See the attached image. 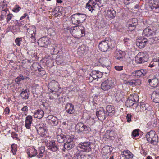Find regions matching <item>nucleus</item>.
Here are the masks:
<instances>
[{"label":"nucleus","mask_w":159,"mask_h":159,"mask_svg":"<svg viewBox=\"0 0 159 159\" xmlns=\"http://www.w3.org/2000/svg\"><path fill=\"white\" fill-rule=\"evenodd\" d=\"M156 34V30L152 27H148L145 29L143 32V35L147 37L153 36Z\"/></svg>","instance_id":"14"},{"label":"nucleus","mask_w":159,"mask_h":159,"mask_svg":"<svg viewBox=\"0 0 159 159\" xmlns=\"http://www.w3.org/2000/svg\"><path fill=\"white\" fill-rule=\"evenodd\" d=\"M156 135H157L155 132L153 130H151L149 132L147 133L146 135V138L148 141H149L150 140L152 139V138H153Z\"/></svg>","instance_id":"32"},{"label":"nucleus","mask_w":159,"mask_h":159,"mask_svg":"<svg viewBox=\"0 0 159 159\" xmlns=\"http://www.w3.org/2000/svg\"><path fill=\"white\" fill-rule=\"evenodd\" d=\"M140 39H138L136 41V44L140 48H143L145 46V43L147 42V39L141 37Z\"/></svg>","instance_id":"19"},{"label":"nucleus","mask_w":159,"mask_h":159,"mask_svg":"<svg viewBox=\"0 0 159 159\" xmlns=\"http://www.w3.org/2000/svg\"><path fill=\"white\" fill-rule=\"evenodd\" d=\"M64 57L62 55L59 56L57 58V61L60 64L63 63L64 61Z\"/></svg>","instance_id":"48"},{"label":"nucleus","mask_w":159,"mask_h":159,"mask_svg":"<svg viewBox=\"0 0 159 159\" xmlns=\"http://www.w3.org/2000/svg\"><path fill=\"white\" fill-rule=\"evenodd\" d=\"M93 143L90 142H85L81 143L77 147V149L81 152H88L91 151V148L93 147Z\"/></svg>","instance_id":"3"},{"label":"nucleus","mask_w":159,"mask_h":159,"mask_svg":"<svg viewBox=\"0 0 159 159\" xmlns=\"http://www.w3.org/2000/svg\"><path fill=\"white\" fill-rule=\"evenodd\" d=\"M47 146L48 149H51L53 152H55L58 149V147L56 145V143L54 141H49L47 143Z\"/></svg>","instance_id":"23"},{"label":"nucleus","mask_w":159,"mask_h":159,"mask_svg":"<svg viewBox=\"0 0 159 159\" xmlns=\"http://www.w3.org/2000/svg\"><path fill=\"white\" fill-rule=\"evenodd\" d=\"M158 80H148L150 86L153 88H155L157 86L159 82Z\"/></svg>","instance_id":"38"},{"label":"nucleus","mask_w":159,"mask_h":159,"mask_svg":"<svg viewBox=\"0 0 159 159\" xmlns=\"http://www.w3.org/2000/svg\"><path fill=\"white\" fill-rule=\"evenodd\" d=\"M38 43L40 46L44 47L50 43V41L48 37H44L40 38L38 40Z\"/></svg>","instance_id":"15"},{"label":"nucleus","mask_w":159,"mask_h":159,"mask_svg":"<svg viewBox=\"0 0 159 159\" xmlns=\"http://www.w3.org/2000/svg\"><path fill=\"white\" fill-rule=\"evenodd\" d=\"M96 74L98 78H100L102 77V76L101 72L100 73L98 71H96Z\"/></svg>","instance_id":"61"},{"label":"nucleus","mask_w":159,"mask_h":159,"mask_svg":"<svg viewBox=\"0 0 159 159\" xmlns=\"http://www.w3.org/2000/svg\"><path fill=\"white\" fill-rule=\"evenodd\" d=\"M44 152V151L43 148H39L38 152H37V157L39 158L41 157L43 155Z\"/></svg>","instance_id":"43"},{"label":"nucleus","mask_w":159,"mask_h":159,"mask_svg":"<svg viewBox=\"0 0 159 159\" xmlns=\"http://www.w3.org/2000/svg\"><path fill=\"white\" fill-rule=\"evenodd\" d=\"M78 50L79 51H81V52L83 53L87 51L88 48L84 45H82L79 47Z\"/></svg>","instance_id":"44"},{"label":"nucleus","mask_w":159,"mask_h":159,"mask_svg":"<svg viewBox=\"0 0 159 159\" xmlns=\"http://www.w3.org/2000/svg\"><path fill=\"white\" fill-rule=\"evenodd\" d=\"M121 78L122 79H130V76L128 75L125 74H122L121 75Z\"/></svg>","instance_id":"50"},{"label":"nucleus","mask_w":159,"mask_h":159,"mask_svg":"<svg viewBox=\"0 0 159 159\" xmlns=\"http://www.w3.org/2000/svg\"><path fill=\"white\" fill-rule=\"evenodd\" d=\"M116 13L113 9H111L108 10L107 12V16L109 19H111L114 18L116 16Z\"/></svg>","instance_id":"30"},{"label":"nucleus","mask_w":159,"mask_h":159,"mask_svg":"<svg viewBox=\"0 0 159 159\" xmlns=\"http://www.w3.org/2000/svg\"><path fill=\"white\" fill-rule=\"evenodd\" d=\"M131 115L130 114H127L126 116V119L128 122H130L131 121Z\"/></svg>","instance_id":"55"},{"label":"nucleus","mask_w":159,"mask_h":159,"mask_svg":"<svg viewBox=\"0 0 159 159\" xmlns=\"http://www.w3.org/2000/svg\"><path fill=\"white\" fill-rule=\"evenodd\" d=\"M106 112L107 116L112 117L115 113V109L114 107L111 105H107L106 107Z\"/></svg>","instance_id":"21"},{"label":"nucleus","mask_w":159,"mask_h":159,"mask_svg":"<svg viewBox=\"0 0 159 159\" xmlns=\"http://www.w3.org/2000/svg\"><path fill=\"white\" fill-rule=\"evenodd\" d=\"M27 153L29 157H32L37 155V150L34 148H32L27 150Z\"/></svg>","instance_id":"29"},{"label":"nucleus","mask_w":159,"mask_h":159,"mask_svg":"<svg viewBox=\"0 0 159 159\" xmlns=\"http://www.w3.org/2000/svg\"><path fill=\"white\" fill-rule=\"evenodd\" d=\"M115 43L114 41L110 38H107L99 42V49L102 52H107L112 50L115 47Z\"/></svg>","instance_id":"1"},{"label":"nucleus","mask_w":159,"mask_h":159,"mask_svg":"<svg viewBox=\"0 0 159 159\" xmlns=\"http://www.w3.org/2000/svg\"><path fill=\"white\" fill-rule=\"evenodd\" d=\"M29 91L27 89L21 92L20 93V96L22 99H28L29 98Z\"/></svg>","instance_id":"35"},{"label":"nucleus","mask_w":159,"mask_h":159,"mask_svg":"<svg viewBox=\"0 0 159 159\" xmlns=\"http://www.w3.org/2000/svg\"><path fill=\"white\" fill-rule=\"evenodd\" d=\"M96 115L99 120H104L107 116V113L102 107H100L98 109L96 112Z\"/></svg>","instance_id":"8"},{"label":"nucleus","mask_w":159,"mask_h":159,"mask_svg":"<svg viewBox=\"0 0 159 159\" xmlns=\"http://www.w3.org/2000/svg\"><path fill=\"white\" fill-rule=\"evenodd\" d=\"M116 133L112 131L108 130L107 132V134L110 138L114 137L116 135Z\"/></svg>","instance_id":"46"},{"label":"nucleus","mask_w":159,"mask_h":159,"mask_svg":"<svg viewBox=\"0 0 159 159\" xmlns=\"http://www.w3.org/2000/svg\"><path fill=\"white\" fill-rule=\"evenodd\" d=\"M21 110L23 111L24 113H27L28 107L26 106H24L21 109Z\"/></svg>","instance_id":"56"},{"label":"nucleus","mask_w":159,"mask_h":159,"mask_svg":"<svg viewBox=\"0 0 159 159\" xmlns=\"http://www.w3.org/2000/svg\"><path fill=\"white\" fill-rule=\"evenodd\" d=\"M139 106L140 107V110L141 111H144L146 110L149 111L151 109V107L148 104H145L143 102H140Z\"/></svg>","instance_id":"27"},{"label":"nucleus","mask_w":159,"mask_h":159,"mask_svg":"<svg viewBox=\"0 0 159 159\" xmlns=\"http://www.w3.org/2000/svg\"><path fill=\"white\" fill-rule=\"evenodd\" d=\"M113 94L114 95H115V97L116 101L119 102L121 100L122 96L120 93H116V92L115 91H114Z\"/></svg>","instance_id":"42"},{"label":"nucleus","mask_w":159,"mask_h":159,"mask_svg":"<svg viewBox=\"0 0 159 159\" xmlns=\"http://www.w3.org/2000/svg\"><path fill=\"white\" fill-rule=\"evenodd\" d=\"M11 150L13 154L15 155L16 153L17 150V146L15 144H13L11 146Z\"/></svg>","instance_id":"45"},{"label":"nucleus","mask_w":159,"mask_h":159,"mask_svg":"<svg viewBox=\"0 0 159 159\" xmlns=\"http://www.w3.org/2000/svg\"><path fill=\"white\" fill-rule=\"evenodd\" d=\"M49 86L51 88L50 90L51 92H58L60 89L58 82L55 80H52L49 84Z\"/></svg>","instance_id":"11"},{"label":"nucleus","mask_w":159,"mask_h":159,"mask_svg":"<svg viewBox=\"0 0 159 159\" xmlns=\"http://www.w3.org/2000/svg\"><path fill=\"white\" fill-rule=\"evenodd\" d=\"M34 130L35 132L37 131L38 134L40 135L42 137H44L45 135V127L43 124L37 125L36 127H34Z\"/></svg>","instance_id":"10"},{"label":"nucleus","mask_w":159,"mask_h":159,"mask_svg":"<svg viewBox=\"0 0 159 159\" xmlns=\"http://www.w3.org/2000/svg\"><path fill=\"white\" fill-rule=\"evenodd\" d=\"M147 41L148 43L150 44L151 45L153 44L157 43L159 42V39L158 38L152 37L149 38L148 39H147Z\"/></svg>","instance_id":"33"},{"label":"nucleus","mask_w":159,"mask_h":159,"mask_svg":"<svg viewBox=\"0 0 159 159\" xmlns=\"http://www.w3.org/2000/svg\"><path fill=\"white\" fill-rule=\"evenodd\" d=\"M86 18V16L85 14L78 13L72 15L71 20L74 24L77 25L83 23Z\"/></svg>","instance_id":"4"},{"label":"nucleus","mask_w":159,"mask_h":159,"mask_svg":"<svg viewBox=\"0 0 159 159\" xmlns=\"http://www.w3.org/2000/svg\"><path fill=\"white\" fill-rule=\"evenodd\" d=\"M154 97L153 101L156 103H159V90L155 92L152 95Z\"/></svg>","instance_id":"34"},{"label":"nucleus","mask_w":159,"mask_h":159,"mask_svg":"<svg viewBox=\"0 0 159 159\" xmlns=\"http://www.w3.org/2000/svg\"><path fill=\"white\" fill-rule=\"evenodd\" d=\"M139 96L137 94H134L130 95L126 101L125 104L127 107H129L137 103L139 101Z\"/></svg>","instance_id":"7"},{"label":"nucleus","mask_w":159,"mask_h":159,"mask_svg":"<svg viewBox=\"0 0 159 159\" xmlns=\"http://www.w3.org/2000/svg\"><path fill=\"white\" fill-rule=\"evenodd\" d=\"M66 111L70 114H73L75 112L74 106L72 104L67 103L65 107Z\"/></svg>","instance_id":"25"},{"label":"nucleus","mask_w":159,"mask_h":159,"mask_svg":"<svg viewBox=\"0 0 159 159\" xmlns=\"http://www.w3.org/2000/svg\"><path fill=\"white\" fill-rule=\"evenodd\" d=\"M54 116L52 115H48L47 117V120H48V122L49 121H50L51 120V119H52L53 117Z\"/></svg>","instance_id":"64"},{"label":"nucleus","mask_w":159,"mask_h":159,"mask_svg":"<svg viewBox=\"0 0 159 159\" xmlns=\"http://www.w3.org/2000/svg\"><path fill=\"white\" fill-rule=\"evenodd\" d=\"M31 69L34 71H36L38 70L39 72H41L42 74H44L43 68L41 67V66L38 62H34L31 66Z\"/></svg>","instance_id":"16"},{"label":"nucleus","mask_w":159,"mask_h":159,"mask_svg":"<svg viewBox=\"0 0 159 159\" xmlns=\"http://www.w3.org/2000/svg\"><path fill=\"white\" fill-rule=\"evenodd\" d=\"M139 129H136L134 130L132 132V135L134 137H136L139 134Z\"/></svg>","instance_id":"49"},{"label":"nucleus","mask_w":159,"mask_h":159,"mask_svg":"<svg viewBox=\"0 0 159 159\" xmlns=\"http://www.w3.org/2000/svg\"><path fill=\"white\" fill-rule=\"evenodd\" d=\"M136 26H134L132 25H128L129 30L130 31H132L134 30L136 28Z\"/></svg>","instance_id":"53"},{"label":"nucleus","mask_w":159,"mask_h":159,"mask_svg":"<svg viewBox=\"0 0 159 159\" xmlns=\"http://www.w3.org/2000/svg\"><path fill=\"white\" fill-rule=\"evenodd\" d=\"M75 130L77 132H84V133L87 134L91 131V129L89 127L84 125L83 123L79 122L76 125Z\"/></svg>","instance_id":"6"},{"label":"nucleus","mask_w":159,"mask_h":159,"mask_svg":"<svg viewBox=\"0 0 159 159\" xmlns=\"http://www.w3.org/2000/svg\"><path fill=\"white\" fill-rule=\"evenodd\" d=\"M27 35L32 39L31 41L34 42L36 41L35 38L36 30L35 27H32L27 29Z\"/></svg>","instance_id":"13"},{"label":"nucleus","mask_w":159,"mask_h":159,"mask_svg":"<svg viewBox=\"0 0 159 159\" xmlns=\"http://www.w3.org/2000/svg\"><path fill=\"white\" fill-rule=\"evenodd\" d=\"M111 80H105L101 84V88L103 90H107L110 89L112 84Z\"/></svg>","instance_id":"18"},{"label":"nucleus","mask_w":159,"mask_h":159,"mask_svg":"<svg viewBox=\"0 0 159 159\" xmlns=\"http://www.w3.org/2000/svg\"><path fill=\"white\" fill-rule=\"evenodd\" d=\"M110 149V148L109 146H105L102 148V151L104 155H106L110 152L111 150Z\"/></svg>","instance_id":"39"},{"label":"nucleus","mask_w":159,"mask_h":159,"mask_svg":"<svg viewBox=\"0 0 159 159\" xmlns=\"http://www.w3.org/2000/svg\"><path fill=\"white\" fill-rule=\"evenodd\" d=\"M57 141L60 143H63L67 139L66 136L61 134L57 136Z\"/></svg>","instance_id":"31"},{"label":"nucleus","mask_w":159,"mask_h":159,"mask_svg":"<svg viewBox=\"0 0 159 159\" xmlns=\"http://www.w3.org/2000/svg\"><path fill=\"white\" fill-rule=\"evenodd\" d=\"M132 81H128L127 80H124V83L127 84L128 85H140L141 84L140 80H131Z\"/></svg>","instance_id":"26"},{"label":"nucleus","mask_w":159,"mask_h":159,"mask_svg":"<svg viewBox=\"0 0 159 159\" xmlns=\"http://www.w3.org/2000/svg\"><path fill=\"white\" fill-rule=\"evenodd\" d=\"M20 38H16L15 40L16 44L18 46H20L21 44L20 41Z\"/></svg>","instance_id":"57"},{"label":"nucleus","mask_w":159,"mask_h":159,"mask_svg":"<svg viewBox=\"0 0 159 159\" xmlns=\"http://www.w3.org/2000/svg\"><path fill=\"white\" fill-rule=\"evenodd\" d=\"M33 117L32 116L28 115L26 116L25 119V125L27 129H30Z\"/></svg>","instance_id":"22"},{"label":"nucleus","mask_w":159,"mask_h":159,"mask_svg":"<svg viewBox=\"0 0 159 159\" xmlns=\"http://www.w3.org/2000/svg\"><path fill=\"white\" fill-rule=\"evenodd\" d=\"M114 57L116 59L120 60H122L125 55V52L121 50H116L114 53Z\"/></svg>","instance_id":"17"},{"label":"nucleus","mask_w":159,"mask_h":159,"mask_svg":"<svg viewBox=\"0 0 159 159\" xmlns=\"http://www.w3.org/2000/svg\"><path fill=\"white\" fill-rule=\"evenodd\" d=\"M122 67L121 66H115V68L116 70L120 71L122 70Z\"/></svg>","instance_id":"63"},{"label":"nucleus","mask_w":159,"mask_h":159,"mask_svg":"<svg viewBox=\"0 0 159 159\" xmlns=\"http://www.w3.org/2000/svg\"><path fill=\"white\" fill-rule=\"evenodd\" d=\"M74 146V143L73 141H68L66 143H65L64 144V149H63L62 150L64 151L65 149L67 150H70Z\"/></svg>","instance_id":"24"},{"label":"nucleus","mask_w":159,"mask_h":159,"mask_svg":"<svg viewBox=\"0 0 159 159\" xmlns=\"http://www.w3.org/2000/svg\"><path fill=\"white\" fill-rule=\"evenodd\" d=\"M21 9V8L20 7L18 6L17 7L15 8H14L13 10V11L17 12H18Z\"/></svg>","instance_id":"62"},{"label":"nucleus","mask_w":159,"mask_h":159,"mask_svg":"<svg viewBox=\"0 0 159 159\" xmlns=\"http://www.w3.org/2000/svg\"><path fill=\"white\" fill-rule=\"evenodd\" d=\"M158 142V139L157 135H156L155 137L152 138V139L150 140L148 142L153 145H157Z\"/></svg>","instance_id":"37"},{"label":"nucleus","mask_w":159,"mask_h":159,"mask_svg":"<svg viewBox=\"0 0 159 159\" xmlns=\"http://www.w3.org/2000/svg\"><path fill=\"white\" fill-rule=\"evenodd\" d=\"M12 16L13 15L12 14H9L7 15V23H8L12 18Z\"/></svg>","instance_id":"59"},{"label":"nucleus","mask_w":159,"mask_h":159,"mask_svg":"<svg viewBox=\"0 0 159 159\" xmlns=\"http://www.w3.org/2000/svg\"><path fill=\"white\" fill-rule=\"evenodd\" d=\"M148 59V55L143 52H139L135 57V61L139 64L147 62Z\"/></svg>","instance_id":"5"},{"label":"nucleus","mask_w":159,"mask_h":159,"mask_svg":"<svg viewBox=\"0 0 159 159\" xmlns=\"http://www.w3.org/2000/svg\"><path fill=\"white\" fill-rule=\"evenodd\" d=\"M104 68V70L103 71V73H105V74H107L109 72V70L108 69V68L106 66L103 67Z\"/></svg>","instance_id":"60"},{"label":"nucleus","mask_w":159,"mask_h":159,"mask_svg":"<svg viewBox=\"0 0 159 159\" xmlns=\"http://www.w3.org/2000/svg\"><path fill=\"white\" fill-rule=\"evenodd\" d=\"M69 156L72 157L73 159H89L86 156L81 153V152L79 151H78L74 155L69 153L65 156L66 157H69ZM68 158H70L69 157Z\"/></svg>","instance_id":"9"},{"label":"nucleus","mask_w":159,"mask_h":159,"mask_svg":"<svg viewBox=\"0 0 159 159\" xmlns=\"http://www.w3.org/2000/svg\"><path fill=\"white\" fill-rule=\"evenodd\" d=\"M67 29L76 38H80L85 35L84 28L81 26H77L73 27H67Z\"/></svg>","instance_id":"2"},{"label":"nucleus","mask_w":159,"mask_h":159,"mask_svg":"<svg viewBox=\"0 0 159 159\" xmlns=\"http://www.w3.org/2000/svg\"><path fill=\"white\" fill-rule=\"evenodd\" d=\"M123 155L124 157L127 159H132L133 156V154L128 150H126L124 152Z\"/></svg>","instance_id":"36"},{"label":"nucleus","mask_w":159,"mask_h":159,"mask_svg":"<svg viewBox=\"0 0 159 159\" xmlns=\"http://www.w3.org/2000/svg\"><path fill=\"white\" fill-rule=\"evenodd\" d=\"M137 19L136 18H133L129 20L128 23L129 25H132L134 26H137L138 25Z\"/></svg>","instance_id":"41"},{"label":"nucleus","mask_w":159,"mask_h":159,"mask_svg":"<svg viewBox=\"0 0 159 159\" xmlns=\"http://www.w3.org/2000/svg\"><path fill=\"white\" fill-rule=\"evenodd\" d=\"M149 5V7L156 13H159V0H152Z\"/></svg>","instance_id":"12"},{"label":"nucleus","mask_w":159,"mask_h":159,"mask_svg":"<svg viewBox=\"0 0 159 159\" xmlns=\"http://www.w3.org/2000/svg\"><path fill=\"white\" fill-rule=\"evenodd\" d=\"M44 114L43 111L42 110H38L34 112V118L40 119L43 117Z\"/></svg>","instance_id":"28"},{"label":"nucleus","mask_w":159,"mask_h":159,"mask_svg":"<svg viewBox=\"0 0 159 159\" xmlns=\"http://www.w3.org/2000/svg\"><path fill=\"white\" fill-rule=\"evenodd\" d=\"M30 79V75H28L27 76L24 77L22 75H20L18 77L16 78V79L17 80H24V79Z\"/></svg>","instance_id":"47"},{"label":"nucleus","mask_w":159,"mask_h":159,"mask_svg":"<svg viewBox=\"0 0 159 159\" xmlns=\"http://www.w3.org/2000/svg\"><path fill=\"white\" fill-rule=\"evenodd\" d=\"M58 120L57 118L55 116L51 119V120L48 121V123L51 124L52 125H56L58 123Z\"/></svg>","instance_id":"40"},{"label":"nucleus","mask_w":159,"mask_h":159,"mask_svg":"<svg viewBox=\"0 0 159 159\" xmlns=\"http://www.w3.org/2000/svg\"><path fill=\"white\" fill-rule=\"evenodd\" d=\"M135 74H136V75L137 76H139V77H143V75L142 74V71H141V70H137V71H136V72H135Z\"/></svg>","instance_id":"52"},{"label":"nucleus","mask_w":159,"mask_h":159,"mask_svg":"<svg viewBox=\"0 0 159 159\" xmlns=\"http://www.w3.org/2000/svg\"><path fill=\"white\" fill-rule=\"evenodd\" d=\"M96 3L93 0H90L87 3L86 6V8L88 9L89 11L92 12L94 10L95 6Z\"/></svg>","instance_id":"20"},{"label":"nucleus","mask_w":159,"mask_h":159,"mask_svg":"<svg viewBox=\"0 0 159 159\" xmlns=\"http://www.w3.org/2000/svg\"><path fill=\"white\" fill-rule=\"evenodd\" d=\"M96 74V71H93L91 74V77L94 80L97 79L98 78Z\"/></svg>","instance_id":"51"},{"label":"nucleus","mask_w":159,"mask_h":159,"mask_svg":"<svg viewBox=\"0 0 159 159\" xmlns=\"http://www.w3.org/2000/svg\"><path fill=\"white\" fill-rule=\"evenodd\" d=\"M12 137L13 138V139H15L17 140L18 139V138L17 137V134L15 132H12Z\"/></svg>","instance_id":"58"},{"label":"nucleus","mask_w":159,"mask_h":159,"mask_svg":"<svg viewBox=\"0 0 159 159\" xmlns=\"http://www.w3.org/2000/svg\"><path fill=\"white\" fill-rule=\"evenodd\" d=\"M7 11V8H5L4 9L2 10L1 12L2 16H4V15H6Z\"/></svg>","instance_id":"54"}]
</instances>
